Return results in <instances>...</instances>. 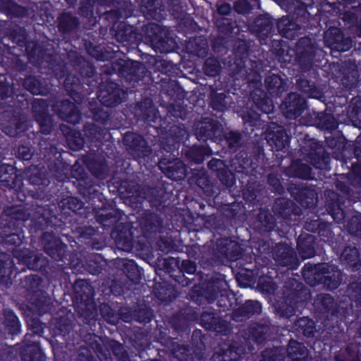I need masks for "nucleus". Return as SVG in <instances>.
<instances>
[{
  "instance_id": "6",
  "label": "nucleus",
  "mask_w": 361,
  "mask_h": 361,
  "mask_svg": "<svg viewBox=\"0 0 361 361\" xmlns=\"http://www.w3.org/2000/svg\"><path fill=\"white\" fill-rule=\"evenodd\" d=\"M160 169L166 175L173 180H180L185 177L186 169L184 164L179 160L169 164L168 166H164V162L159 164Z\"/></svg>"
},
{
  "instance_id": "45",
  "label": "nucleus",
  "mask_w": 361,
  "mask_h": 361,
  "mask_svg": "<svg viewBox=\"0 0 361 361\" xmlns=\"http://www.w3.org/2000/svg\"><path fill=\"white\" fill-rule=\"evenodd\" d=\"M214 162L216 164L217 166H219L221 164V161L220 160L214 161Z\"/></svg>"
},
{
  "instance_id": "40",
  "label": "nucleus",
  "mask_w": 361,
  "mask_h": 361,
  "mask_svg": "<svg viewBox=\"0 0 361 361\" xmlns=\"http://www.w3.org/2000/svg\"><path fill=\"white\" fill-rule=\"evenodd\" d=\"M269 181L273 185H276L278 183V180H274L271 176L269 177Z\"/></svg>"
},
{
  "instance_id": "38",
  "label": "nucleus",
  "mask_w": 361,
  "mask_h": 361,
  "mask_svg": "<svg viewBox=\"0 0 361 361\" xmlns=\"http://www.w3.org/2000/svg\"><path fill=\"white\" fill-rule=\"evenodd\" d=\"M226 354L227 353H225L222 356H218V361H228V360L226 359Z\"/></svg>"
},
{
  "instance_id": "23",
  "label": "nucleus",
  "mask_w": 361,
  "mask_h": 361,
  "mask_svg": "<svg viewBox=\"0 0 361 361\" xmlns=\"http://www.w3.org/2000/svg\"><path fill=\"white\" fill-rule=\"evenodd\" d=\"M57 246H59V253H56L55 251H54L51 247L49 245L45 246L46 252L51 256V257L54 259H61L62 257V252L65 250V246L60 244L59 243V245L57 244Z\"/></svg>"
},
{
  "instance_id": "43",
  "label": "nucleus",
  "mask_w": 361,
  "mask_h": 361,
  "mask_svg": "<svg viewBox=\"0 0 361 361\" xmlns=\"http://www.w3.org/2000/svg\"><path fill=\"white\" fill-rule=\"evenodd\" d=\"M298 166H299V164H298V163H294V164H293V165H292V166H291V167H292L293 169H298Z\"/></svg>"
},
{
  "instance_id": "21",
  "label": "nucleus",
  "mask_w": 361,
  "mask_h": 361,
  "mask_svg": "<svg viewBox=\"0 0 361 361\" xmlns=\"http://www.w3.org/2000/svg\"><path fill=\"white\" fill-rule=\"evenodd\" d=\"M36 80L32 78H28L25 81V86L28 89L30 92L34 94H41L42 91L39 87L35 85Z\"/></svg>"
},
{
  "instance_id": "4",
  "label": "nucleus",
  "mask_w": 361,
  "mask_h": 361,
  "mask_svg": "<svg viewBox=\"0 0 361 361\" xmlns=\"http://www.w3.org/2000/svg\"><path fill=\"white\" fill-rule=\"evenodd\" d=\"M123 141L126 145L137 153V156H145L149 152L146 142L143 140L142 137L137 134L127 133L124 136Z\"/></svg>"
},
{
  "instance_id": "39",
  "label": "nucleus",
  "mask_w": 361,
  "mask_h": 361,
  "mask_svg": "<svg viewBox=\"0 0 361 361\" xmlns=\"http://www.w3.org/2000/svg\"><path fill=\"white\" fill-rule=\"evenodd\" d=\"M75 201H77L78 202V209L81 208L82 207V203L78 202L77 200L74 199V198H71L68 200V203H71V202H74Z\"/></svg>"
},
{
  "instance_id": "46",
  "label": "nucleus",
  "mask_w": 361,
  "mask_h": 361,
  "mask_svg": "<svg viewBox=\"0 0 361 361\" xmlns=\"http://www.w3.org/2000/svg\"><path fill=\"white\" fill-rule=\"evenodd\" d=\"M152 29H154V30H158V29H159V27H158V26H157V25H152Z\"/></svg>"
},
{
  "instance_id": "14",
  "label": "nucleus",
  "mask_w": 361,
  "mask_h": 361,
  "mask_svg": "<svg viewBox=\"0 0 361 361\" xmlns=\"http://www.w3.org/2000/svg\"><path fill=\"white\" fill-rule=\"evenodd\" d=\"M298 84L301 90L310 97L319 98L320 97V92L314 86L310 85L309 81L301 80Z\"/></svg>"
},
{
  "instance_id": "5",
  "label": "nucleus",
  "mask_w": 361,
  "mask_h": 361,
  "mask_svg": "<svg viewBox=\"0 0 361 361\" xmlns=\"http://www.w3.org/2000/svg\"><path fill=\"white\" fill-rule=\"evenodd\" d=\"M61 109H58L56 106L54 108L62 119L73 124L80 121V114L73 103L68 101H63L61 104Z\"/></svg>"
},
{
  "instance_id": "47",
  "label": "nucleus",
  "mask_w": 361,
  "mask_h": 361,
  "mask_svg": "<svg viewBox=\"0 0 361 361\" xmlns=\"http://www.w3.org/2000/svg\"><path fill=\"white\" fill-rule=\"evenodd\" d=\"M35 332L37 333V334H40L41 333V330H36Z\"/></svg>"
},
{
  "instance_id": "10",
  "label": "nucleus",
  "mask_w": 361,
  "mask_h": 361,
  "mask_svg": "<svg viewBox=\"0 0 361 361\" xmlns=\"http://www.w3.org/2000/svg\"><path fill=\"white\" fill-rule=\"evenodd\" d=\"M293 254V250L283 245H279L276 247V260L283 266H287L291 262Z\"/></svg>"
},
{
  "instance_id": "30",
  "label": "nucleus",
  "mask_w": 361,
  "mask_h": 361,
  "mask_svg": "<svg viewBox=\"0 0 361 361\" xmlns=\"http://www.w3.org/2000/svg\"><path fill=\"white\" fill-rule=\"evenodd\" d=\"M250 306L252 307V309L248 311L250 313H256L260 311L261 306L260 304L257 302L251 301L247 302L245 308H248Z\"/></svg>"
},
{
  "instance_id": "8",
  "label": "nucleus",
  "mask_w": 361,
  "mask_h": 361,
  "mask_svg": "<svg viewBox=\"0 0 361 361\" xmlns=\"http://www.w3.org/2000/svg\"><path fill=\"white\" fill-rule=\"evenodd\" d=\"M313 241V236L308 235L306 238L300 237L298 242V247L302 257L310 258L314 255V248L310 245Z\"/></svg>"
},
{
  "instance_id": "36",
  "label": "nucleus",
  "mask_w": 361,
  "mask_h": 361,
  "mask_svg": "<svg viewBox=\"0 0 361 361\" xmlns=\"http://www.w3.org/2000/svg\"><path fill=\"white\" fill-rule=\"evenodd\" d=\"M307 322H308V323H310V325L312 324V322L308 321L306 318H302L298 321L299 326H302L303 324H306Z\"/></svg>"
},
{
  "instance_id": "31",
  "label": "nucleus",
  "mask_w": 361,
  "mask_h": 361,
  "mask_svg": "<svg viewBox=\"0 0 361 361\" xmlns=\"http://www.w3.org/2000/svg\"><path fill=\"white\" fill-rule=\"evenodd\" d=\"M247 8V4L245 1H239L235 5V9L239 13L245 12Z\"/></svg>"
},
{
  "instance_id": "25",
  "label": "nucleus",
  "mask_w": 361,
  "mask_h": 361,
  "mask_svg": "<svg viewBox=\"0 0 361 361\" xmlns=\"http://www.w3.org/2000/svg\"><path fill=\"white\" fill-rule=\"evenodd\" d=\"M32 350L34 352V354L30 356H26L25 355H23V360L24 361H36L37 358H39L42 357V353L39 350V348L37 345H35L32 347Z\"/></svg>"
},
{
  "instance_id": "50",
  "label": "nucleus",
  "mask_w": 361,
  "mask_h": 361,
  "mask_svg": "<svg viewBox=\"0 0 361 361\" xmlns=\"http://www.w3.org/2000/svg\"><path fill=\"white\" fill-rule=\"evenodd\" d=\"M244 196L245 198H248L247 196H246V193L244 194Z\"/></svg>"
},
{
  "instance_id": "51",
  "label": "nucleus",
  "mask_w": 361,
  "mask_h": 361,
  "mask_svg": "<svg viewBox=\"0 0 361 361\" xmlns=\"http://www.w3.org/2000/svg\"><path fill=\"white\" fill-rule=\"evenodd\" d=\"M106 307H107V306H106V305H104V306H103V309H104V308H106Z\"/></svg>"
},
{
  "instance_id": "11",
  "label": "nucleus",
  "mask_w": 361,
  "mask_h": 361,
  "mask_svg": "<svg viewBox=\"0 0 361 361\" xmlns=\"http://www.w3.org/2000/svg\"><path fill=\"white\" fill-rule=\"evenodd\" d=\"M11 274V261L4 255H0V281L6 282Z\"/></svg>"
},
{
  "instance_id": "41",
  "label": "nucleus",
  "mask_w": 361,
  "mask_h": 361,
  "mask_svg": "<svg viewBox=\"0 0 361 361\" xmlns=\"http://www.w3.org/2000/svg\"><path fill=\"white\" fill-rule=\"evenodd\" d=\"M205 52H206V47H204V48L202 49V50H200V51H198V52H197V54H199V55H203V54H205Z\"/></svg>"
},
{
  "instance_id": "3",
  "label": "nucleus",
  "mask_w": 361,
  "mask_h": 361,
  "mask_svg": "<svg viewBox=\"0 0 361 361\" xmlns=\"http://www.w3.org/2000/svg\"><path fill=\"white\" fill-rule=\"evenodd\" d=\"M121 94H124L117 88L114 83H109L106 86L100 87L98 98L101 103L106 106H114L121 101Z\"/></svg>"
},
{
  "instance_id": "28",
  "label": "nucleus",
  "mask_w": 361,
  "mask_h": 361,
  "mask_svg": "<svg viewBox=\"0 0 361 361\" xmlns=\"http://www.w3.org/2000/svg\"><path fill=\"white\" fill-rule=\"evenodd\" d=\"M240 136L236 133H231L228 137L229 145L231 147L235 146V145L239 141Z\"/></svg>"
},
{
  "instance_id": "19",
  "label": "nucleus",
  "mask_w": 361,
  "mask_h": 361,
  "mask_svg": "<svg viewBox=\"0 0 361 361\" xmlns=\"http://www.w3.org/2000/svg\"><path fill=\"white\" fill-rule=\"evenodd\" d=\"M262 356L264 361H284V357L279 352V350H276L271 355L269 351H265Z\"/></svg>"
},
{
  "instance_id": "17",
  "label": "nucleus",
  "mask_w": 361,
  "mask_h": 361,
  "mask_svg": "<svg viewBox=\"0 0 361 361\" xmlns=\"http://www.w3.org/2000/svg\"><path fill=\"white\" fill-rule=\"evenodd\" d=\"M37 120L41 126V130L44 134H47L51 130V120L48 115L43 113V115H36Z\"/></svg>"
},
{
  "instance_id": "1",
  "label": "nucleus",
  "mask_w": 361,
  "mask_h": 361,
  "mask_svg": "<svg viewBox=\"0 0 361 361\" xmlns=\"http://www.w3.org/2000/svg\"><path fill=\"white\" fill-rule=\"evenodd\" d=\"M324 41L327 47L338 51H346L353 44L350 39H343L341 30L337 27H331L325 32Z\"/></svg>"
},
{
  "instance_id": "37",
  "label": "nucleus",
  "mask_w": 361,
  "mask_h": 361,
  "mask_svg": "<svg viewBox=\"0 0 361 361\" xmlns=\"http://www.w3.org/2000/svg\"><path fill=\"white\" fill-rule=\"evenodd\" d=\"M41 106V102H35L33 104V109H34L35 112H37V106Z\"/></svg>"
},
{
  "instance_id": "16",
  "label": "nucleus",
  "mask_w": 361,
  "mask_h": 361,
  "mask_svg": "<svg viewBox=\"0 0 361 361\" xmlns=\"http://www.w3.org/2000/svg\"><path fill=\"white\" fill-rule=\"evenodd\" d=\"M341 257L348 263L355 264L358 261L357 250L355 248H346L343 250Z\"/></svg>"
},
{
  "instance_id": "27",
  "label": "nucleus",
  "mask_w": 361,
  "mask_h": 361,
  "mask_svg": "<svg viewBox=\"0 0 361 361\" xmlns=\"http://www.w3.org/2000/svg\"><path fill=\"white\" fill-rule=\"evenodd\" d=\"M183 266L185 271L188 274H193L196 270V266L192 262L184 261Z\"/></svg>"
},
{
  "instance_id": "42",
  "label": "nucleus",
  "mask_w": 361,
  "mask_h": 361,
  "mask_svg": "<svg viewBox=\"0 0 361 361\" xmlns=\"http://www.w3.org/2000/svg\"><path fill=\"white\" fill-rule=\"evenodd\" d=\"M284 146H285V143H284L283 142H281V144H279V145H277V144H276V147H277V149H281V148L283 147Z\"/></svg>"
},
{
  "instance_id": "35",
  "label": "nucleus",
  "mask_w": 361,
  "mask_h": 361,
  "mask_svg": "<svg viewBox=\"0 0 361 361\" xmlns=\"http://www.w3.org/2000/svg\"><path fill=\"white\" fill-rule=\"evenodd\" d=\"M273 109H274V106L272 104H269V105L266 106V107L263 109V111L265 113L269 114L271 111H272Z\"/></svg>"
},
{
  "instance_id": "7",
  "label": "nucleus",
  "mask_w": 361,
  "mask_h": 361,
  "mask_svg": "<svg viewBox=\"0 0 361 361\" xmlns=\"http://www.w3.org/2000/svg\"><path fill=\"white\" fill-rule=\"evenodd\" d=\"M288 361H304L307 356L305 347L296 341H291L287 349Z\"/></svg>"
},
{
  "instance_id": "29",
  "label": "nucleus",
  "mask_w": 361,
  "mask_h": 361,
  "mask_svg": "<svg viewBox=\"0 0 361 361\" xmlns=\"http://www.w3.org/2000/svg\"><path fill=\"white\" fill-rule=\"evenodd\" d=\"M18 153H19V155L23 159H25V160L30 159L32 157V155L30 152V150L25 147H22L19 148Z\"/></svg>"
},
{
  "instance_id": "49",
  "label": "nucleus",
  "mask_w": 361,
  "mask_h": 361,
  "mask_svg": "<svg viewBox=\"0 0 361 361\" xmlns=\"http://www.w3.org/2000/svg\"><path fill=\"white\" fill-rule=\"evenodd\" d=\"M325 298H326V299H329V300L331 299V298H330V297H329L328 295H326Z\"/></svg>"
},
{
  "instance_id": "26",
  "label": "nucleus",
  "mask_w": 361,
  "mask_h": 361,
  "mask_svg": "<svg viewBox=\"0 0 361 361\" xmlns=\"http://www.w3.org/2000/svg\"><path fill=\"white\" fill-rule=\"evenodd\" d=\"M310 169L308 166L302 165L301 169H298L295 171V176L300 177L302 178H310Z\"/></svg>"
},
{
  "instance_id": "2",
  "label": "nucleus",
  "mask_w": 361,
  "mask_h": 361,
  "mask_svg": "<svg viewBox=\"0 0 361 361\" xmlns=\"http://www.w3.org/2000/svg\"><path fill=\"white\" fill-rule=\"evenodd\" d=\"M282 108L286 117L295 118L305 108V101L298 94L293 92L285 99Z\"/></svg>"
},
{
  "instance_id": "15",
  "label": "nucleus",
  "mask_w": 361,
  "mask_h": 361,
  "mask_svg": "<svg viewBox=\"0 0 361 361\" xmlns=\"http://www.w3.org/2000/svg\"><path fill=\"white\" fill-rule=\"evenodd\" d=\"M220 71V67L218 62L212 59H207L204 66V72L209 76H214Z\"/></svg>"
},
{
  "instance_id": "33",
  "label": "nucleus",
  "mask_w": 361,
  "mask_h": 361,
  "mask_svg": "<svg viewBox=\"0 0 361 361\" xmlns=\"http://www.w3.org/2000/svg\"><path fill=\"white\" fill-rule=\"evenodd\" d=\"M68 141H69V145H70L71 147L74 150H78V149H80L83 145V141L81 138H78L76 140L75 146L72 145V144L71 143L70 138H68Z\"/></svg>"
},
{
  "instance_id": "34",
  "label": "nucleus",
  "mask_w": 361,
  "mask_h": 361,
  "mask_svg": "<svg viewBox=\"0 0 361 361\" xmlns=\"http://www.w3.org/2000/svg\"><path fill=\"white\" fill-rule=\"evenodd\" d=\"M114 353L116 355H118V354H122L123 355V348L122 347L121 345L120 344H116V347H115V349L114 350Z\"/></svg>"
},
{
  "instance_id": "24",
  "label": "nucleus",
  "mask_w": 361,
  "mask_h": 361,
  "mask_svg": "<svg viewBox=\"0 0 361 361\" xmlns=\"http://www.w3.org/2000/svg\"><path fill=\"white\" fill-rule=\"evenodd\" d=\"M151 42L154 47L160 52L169 51V49L164 44V42L160 40L157 35L152 37Z\"/></svg>"
},
{
  "instance_id": "9",
  "label": "nucleus",
  "mask_w": 361,
  "mask_h": 361,
  "mask_svg": "<svg viewBox=\"0 0 361 361\" xmlns=\"http://www.w3.org/2000/svg\"><path fill=\"white\" fill-rule=\"evenodd\" d=\"M278 27L281 34L287 38H293L299 26L287 18H282L278 23Z\"/></svg>"
},
{
  "instance_id": "22",
  "label": "nucleus",
  "mask_w": 361,
  "mask_h": 361,
  "mask_svg": "<svg viewBox=\"0 0 361 361\" xmlns=\"http://www.w3.org/2000/svg\"><path fill=\"white\" fill-rule=\"evenodd\" d=\"M265 82L269 89L274 90L275 88L279 87L281 80L278 75H272L266 79Z\"/></svg>"
},
{
  "instance_id": "12",
  "label": "nucleus",
  "mask_w": 361,
  "mask_h": 361,
  "mask_svg": "<svg viewBox=\"0 0 361 361\" xmlns=\"http://www.w3.org/2000/svg\"><path fill=\"white\" fill-rule=\"evenodd\" d=\"M333 273H328L324 271V283L331 290L336 288L341 283V274L338 270L331 269Z\"/></svg>"
},
{
  "instance_id": "13",
  "label": "nucleus",
  "mask_w": 361,
  "mask_h": 361,
  "mask_svg": "<svg viewBox=\"0 0 361 361\" xmlns=\"http://www.w3.org/2000/svg\"><path fill=\"white\" fill-rule=\"evenodd\" d=\"M6 325L9 331L14 334L20 331V324L16 315L11 311L6 313Z\"/></svg>"
},
{
  "instance_id": "20",
  "label": "nucleus",
  "mask_w": 361,
  "mask_h": 361,
  "mask_svg": "<svg viewBox=\"0 0 361 361\" xmlns=\"http://www.w3.org/2000/svg\"><path fill=\"white\" fill-rule=\"evenodd\" d=\"M221 181L226 186L230 187L234 183V176L230 171L220 173L219 174Z\"/></svg>"
},
{
  "instance_id": "18",
  "label": "nucleus",
  "mask_w": 361,
  "mask_h": 361,
  "mask_svg": "<svg viewBox=\"0 0 361 361\" xmlns=\"http://www.w3.org/2000/svg\"><path fill=\"white\" fill-rule=\"evenodd\" d=\"M201 323L207 329H214L216 324V319L211 313L205 312L201 316Z\"/></svg>"
},
{
  "instance_id": "48",
  "label": "nucleus",
  "mask_w": 361,
  "mask_h": 361,
  "mask_svg": "<svg viewBox=\"0 0 361 361\" xmlns=\"http://www.w3.org/2000/svg\"><path fill=\"white\" fill-rule=\"evenodd\" d=\"M237 358H238V357H237V356H236V355H235V356L232 357V358H231V359H232V360H236Z\"/></svg>"
},
{
  "instance_id": "44",
  "label": "nucleus",
  "mask_w": 361,
  "mask_h": 361,
  "mask_svg": "<svg viewBox=\"0 0 361 361\" xmlns=\"http://www.w3.org/2000/svg\"><path fill=\"white\" fill-rule=\"evenodd\" d=\"M327 268H329V266H328V265H326V264H324V265H322V270H325V269H326Z\"/></svg>"
},
{
  "instance_id": "32",
  "label": "nucleus",
  "mask_w": 361,
  "mask_h": 361,
  "mask_svg": "<svg viewBox=\"0 0 361 361\" xmlns=\"http://www.w3.org/2000/svg\"><path fill=\"white\" fill-rule=\"evenodd\" d=\"M219 13L223 15H227L231 12V6L228 4H223L218 8Z\"/></svg>"
}]
</instances>
